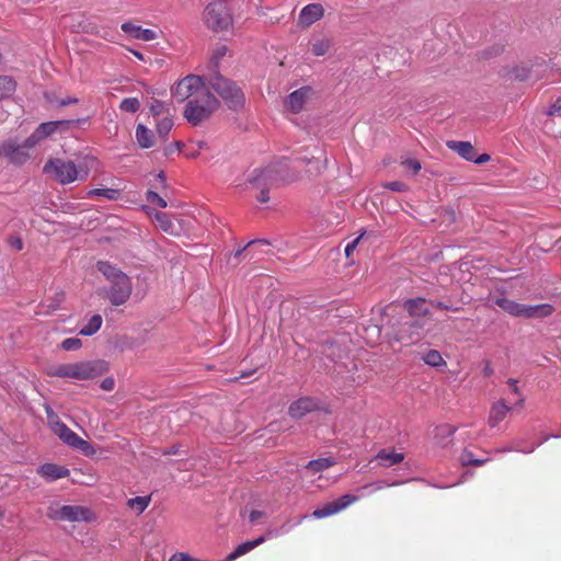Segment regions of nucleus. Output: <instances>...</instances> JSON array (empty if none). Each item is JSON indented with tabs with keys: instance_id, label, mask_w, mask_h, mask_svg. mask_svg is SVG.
Instances as JSON below:
<instances>
[{
	"instance_id": "53",
	"label": "nucleus",
	"mask_w": 561,
	"mask_h": 561,
	"mask_svg": "<svg viewBox=\"0 0 561 561\" xmlns=\"http://www.w3.org/2000/svg\"><path fill=\"white\" fill-rule=\"evenodd\" d=\"M402 165L411 169L414 174H416L421 170V163L419 160L415 159H407L402 161Z\"/></svg>"
},
{
	"instance_id": "28",
	"label": "nucleus",
	"mask_w": 561,
	"mask_h": 561,
	"mask_svg": "<svg viewBox=\"0 0 561 561\" xmlns=\"http://www.w3.org/2000/svg\"><path fill=\"white\" fill-rule=\"evenodd\" d=\"M377 459L383 461L385 466L390 467L401 462L403 460V454L387 451L386 449H382L377 454Z\"/></svg>"
},
{
	"instance_id": "18",
	"label": "nucleus",
	"mask_w": 561,
	"mask_h": 561,
	"mask_svg": "<svg viewBox=\"0 0 561 561\" xmlns=\"http://www.w3.org/2000/svg\"><path fill=\"white\" fill-rule=\"evenodd\" d=\"M324 14V8L320 3H311L306 5L298 19L299 25L308 27L314 22L319 21Z\"/></svg>"
},
{
	"instance_id": "15",
	"label": "nucleus",
	"mask_w": 561,
	"mask_h": 561,
	"mask_svg": "<svg viewBox=\"0 0 561 561\" xmlns=\"http://www.w3.org/2000/svg\"><path fill=\"white\" fill-rule=\"evenodd\" d=\"M313 94V90L311 87L306 85L294 92H291L285 102V106L288 111L294 114H298L304 110L306 102Z\"/></svg>"
},
{
	"instance_id": "16",
	"label": "nucleus",
	"mask_w": 561,
	"mask_h": 561,
	"mask_svg": "<svg viewBox=\"0 0 561 561\" xmlns=\"http://www.w3.org/2000/svg\"><path fill=\"white\" fill-rule=\"evenodd\" d=\"M548 118L545 122L546 130L553 137H561V98L546 112Z\"/></svg>"
},
{
	"instance_id": "3",
	"label": "nucleus",
	"mask_w": 561,
	"mask_h": 561,
	"mask_svg": "<svg viewBox=\"0 0 561 561\" xmlns=\"http://www.w3.org/2000/svg\"><path fill=\"white\" fill-rule=\"evenodd\" d=\"M208 85L224 100L228 108L240 112L245 105V95L242 89L229 78L224 77L219 71L209 73Z\"/></svg>"
},
{
	"instance_id": "27",
	"label": "nucleus",
	"mask_w": 561,
	"mask_h": 561,
	"mask_svg": "<svg viewBox=\"0 0 561 561\" xmlns=\"http://www.w3.org/2000/svg\"><path fill=\"white\" fill-rule=\"evenodd\" d=\"M265 541V537H260L255 540H251V541H247V542H243L241 545H239L234 551H232L228 557H227V560L228 561H232V560H236L237 558L248 553L249 551H251L252 549H254L255 547H257L259 545L263 543Z\"/></svg>"
},
{
	"instance_id": "9",
	"label": "nucleus",
	"mask_w": 561,
	"mask_h": 561,
	"mask_svg": "<svg viewBox=\"0 0 561 561\" xmlns=\"http://www.w3.org/2000/svg\"><path fill=\"white\" fill-rule=\"evenodd\" d=\"M496 305L502 308L507 313L515 317H524V318H545L550 316L553 311V307L551 305H537V306H526L507 298H500L496 300Z\"/></svg>"
},
{
	"instance_id": "42",
	"label": "nucleus",
	"mask_w": 561,
	"mask_h": 561,
	"mask_svg": "<svg viewBox=\"0 0 561 561\" xmlns=\"http://www.w3.org/2000/svg\"><path fill=\"white\" fill-rule=\"evenodd\" d=\"M119 108L128 113H135L140 108V102L136 98H127L122 101Z\"/></svg>"
},
{
	"instance_id": "34",
	"label": "nucleus",
	"mask_w": 561,
	"mask_h": 561,
	"mask_svg": "<svg viewBox=\"0 0 561 561\" xmlns=\"http://www.w3.org/2000/svg\"><path fill=\"white\" fill-rule=\"evenodd\" d=\"M423 359L424 362L430 365V366H433V367H439V366H443V365H446L445 360L443 359L442 355L439 352L435 351V350H430L424 356H423Z\"/></svg>"
},
{
	"instance_id": "40",
	"label": "nucleus",
	"mask_w": 561,
	"mask_h": 561,
	"mask_svg": "<svg viewBox=\"0 0 561 561\" xmlns=\"http://www.w3.org/2000/svg\"><path fill=\"white\" fill-rule=\"evenodd\" d=\"M503 46L502 45H494L489 48H485L478 53V58L480 60H488L493 57H496L503 53Z\"/></svg>"
},
{
	"instance_id": "50",
	"label": "nucleus",
	"mask_w": 561,
	"mask_h": 561,
	"mask_svg": "<svg viewBox=\"0 0 561 561\" xmlns=\"http://www.w3.org/2000/svg\"><path fill=\"white\" fill-rule=\"evenodd\" d=\"M428 304L442 310H451L454 312H459L460 310H462V307L454 306L445 301L431 300L428 301Z\"/></svg>"
},
{
	"instance_id": "13",
	"label": "nucleus",
	"mask_w": 561,
	"mask_h": 561,
	"mask_svg": "<svg viewBox=\"0 0 561 561\" xmlns=\"http://www.w3.org/2000/svg\"><path fill=\"white\" fill-rule=\"evenodd\" d=\"M65 444L68 446L76 448L82 451L85 456H91L95 453L93 446L79 437L75 432H72L65 423L58 425L56 430L53 431Z\"/></svg>"
},
{
	"instance_id": "49",
	"label": "nucleus",
	"mask_w": 561,
	"mask_h": 561,
	"mask_svg": "<svg viewBox=\"0 0 561 561\" xmlns=\"http://www.w3.org/2000/svg\"><path fill=\"white\" fill-rule=\"evenodd\" d=\"M82 346V342L78 337H68L62 341L61 348L65 351H77Z\"/></svg>"
},
{
	"instance_id": "64",
	"label": "nucleus",
	"mask_w": 561,
	"mask_h": 561,
	"mask_svg": "<svg viewBox=\"0 0 561 561\" xmlns=\"http://www.w3.org/2000/svg\"><path fill=\"white\" fill-rule=\"evenodd\" d=\"M96 26L93 25L92 23H88L87 25L83 26V31L87 32V33H94Z\"/></svg>"
},
{
	"instance_id": "37",
	"label": "nucleus",
	"mask_w": 561,
	"mask_h": 561,
	"mask_svg": "<svg viewBox=\"0 0 561 561\" xmlns=\"http://www.w3.org/2000/svg\"><path fill=\"white\" fill-rule=\"evenodd\" d=\"M252 188L259 190L260 193L256 196V199L260 203H266L270 201V187L274 186L275 184L273 182H267L266 184L256 185L255 183H249Z\"/></svg>"
},
{
	"instance_id": "59",
	"label": "nucleus",
	"mask_w": 561,
	"mask_h": 561,
	"mask_svg": "<svg viewBox=\"0 0 561 561\" xmlns=\"http://www.w3.org/2000/svg\"><path fill=\"white\" fill-rule=\"evenodd\" d=\"M76 103H78V99H76V98H67V99L58 100L59 106H67L70 104H76Z\"/></svg>"
},
{
	"instance_id": "14",
	"label": "nucleus",
	"mask_w": 561,
	"mask_h": 561,
	"mask_svg": "<svg viewBox=\"0 0 561 561\" xmlns=\"http://www.w3.org/2000/svg\"><path fill=\"white\" fill-rule=\"evenodd\" d=\"M26 142L27 138L21 144H18L13 140H8L0 147V156L8 159V161L11 163L22 164L30 157L28 150L34 147L27 146Z\"/></svg>"
},
{
	"instance_id": "33",
	"label": "nucleus",
	"mask_w": 561,
	"mask_h": 561,
	"mask_svg": "<svg viewBox=\"0 0 561 561\" xmlns=\"http://www.w3.org/2000/svg\"><path fill=\"white\" fill-rule=\"evenodd\" d=\"M227 50V46L222 45L214 51V55L208 64L209 73H215L218 71L219 60L226 55Z\"/></svg>"
},
{
	"instance_id": "26",
	"label": "nucleus",
	"mask_w": 561,
	"mask_h": 561,
	"mask_svg": "<svg viewBox=\"0 0 561 561\" xmlns=\"http://www.w3.org/2000/svg\"><path fill=\"white\" fill-rule=\"evenodd\" d=\"M136 140L141 148L148 149L153 147L156 137L151 129L142 124H138L136 127Z\"/></svg>"
},
{
	"instance_id": "38",
	"label": "nucleus",
	"mask_w": 561,
	"mask_h": 561,
	"mask_svg": "<svg viewBox=\"0 0 561 561\" xmlns=\"http://www.w3.org/2000/svg\"><path fill=\"white\" fill-rule=\"evenodd\" d=\"M332 465H333V461L330 460L329 458H319V459L309 461L308 465L306 466V468L313 472H319V471H322V470L331 467Z\"/></svg>"
},
{
	"instance_id": "19",
	"label": "nucleus",
	"mask_w": 561,
	"mask_h": 561,
	"mask_svg": "<svg viewBox=\"0 0 561 561\" xmlns=\"http://www.w3.org/2000/svg\"><path fill=\"white\" fill-rule=\"evenodd\" d=\"M500 76L511 81H525L530 77V67L527 65H517L514 67H503Z\"/></svg>"
},
{
	"instance_id": "48",
	"label": "nucleus",
	"mask_w": 561,
	"mask_h": 561,
	"mask_svg": "<svg viewBox=\"0 0 561 561\" xmlns=\"http://www.w3.org/2000/svg\"><path fill=\"white\" fill-rule=\"evenodd\" d=\"M356 501H357V496L351 495V494H345V495H342L341 497H339L333 503H335V505L340 512Z\"/></svg>"
},
{
	"instance_id": "36",
	"label": "nucleus",
	"mask_w": 561,
	"mask_h": 561,
	"mask_svg": "<svg viewBox=\"0 0 561 561\" xmlns=\"http://www.w3.org/2000/svg\"><path fill=\"white\" fill-rule=\"evenodd\" d=\"M150 503V496H137L129 499L127 505L130 508H137L138 514H141Z\"/></svg>"
},
{
	"instance_id": "22",
	"label": "nucleus",
	"mask_w": 561,
	"mask_h": 561,
	"mask_svg": "<svg viewBox=\"0 0 561 561\" xmlns=\"http://www.w3.org/2000/svg\"><path fill=\"white\" fill-rule=\"evenodd\" d=\"M38 473L47 480L54 481L68 477L70 471L62 466L55 463H44L39 467Z\"/></svg>"
},
{
	"instance_id": "51",
	"label": "nucleus",
	"mask_w": 561,
	"mask_h": 561,
	"mask_svg": "<svg viewBox=\"0 0 561 561\" xmlns=\"http://www.w3.org/2000/svg\"><path fill=\"white\" fill-rule=\"evenodd\" d=\"M383 187L389 188L393 192H405L408 191V185L401 181L387 182L383 184Z\"/></svg>"
},
{
	"instance_id": "44",
	"label": "nucleus",
	"mask_w": 561,
	"mask_h": 561,
	"mask_svg": "<svg viewBox=\"0 0 561 561\" xmlns=\"http://www.w3.org/2000/svg\"><path fill=\"white\" fill-rule=\"evenodd\" d=\"M154 220L158 222L160 228L164 231H169L172 228V221L168 214L162 211L154 213Z\"/></svg>"
},
{
	"instance_id": "7",
	"label": "nucleus",
	"mask_w": 561,
	"mask_h": 561,
	"mask_svg": "<svg viewBox=\"0 0 561 561\" xmlns=\"http://www.w3.org/2000/svg\"><path fill=\"white\" fill-rule=\"evenodd\" d=\"M204 21L214 32L228 31L233 23L231 8L225 0L214 1L206 7Z\"/></svg>"
},
{
	"instance_id": "20",
	"label": "nucleus",
	"mask_w": 561,
	"mask_h": 561,
	"mask_svg": "<svg viewBox=\"0 0 561 561\" xmlns=\"http://www.w3.org/2000/svg\"><path fill=\"white\" fill-rule=\"evenodd\" d=\"M396 309L392 306H388L381 310V317H388V321L386 323L388 328L387 336L391 339V334L398 330L402 325V322H405L408 316L402 312L392 313Z\"/></svg>"
},
{
	"instance_id": "6",
	"label": "nucleus",
	"mask_w": 561,
	"mask_h": 561,
	"mask_svg": "<svg viewBox=\"0 0 561 561\" xmlns=\"http://www.w3.org/2000/svg\"><path fill=\"white\" fill-rule=\"evenodd\" d=\"M219 107V100L210 91H204L202 101L197 99L188 101L183 114L190 124L197 126L208 119Z\"/></svg>"
},
{
	"instance_id": "1",
	"label": "nucleus",
	"mask_w": 561,
	"mask_h": 561,
	"mask_svg": "<svg viewBox=\"0 0 561 561\" xmlns=\"http://www.w3.org/2000/svg\"><path fill=\"white\" fill-rule=\"evenodd\" d=\"M94 161V158L85 157L83 163L76 165L71 160L53 158L45 163L43 172L49 174L58 183L66 185L76 180L84 181L88 178L89 168Z\"/></svg>"
},
{
	"instance_id": "5",
	"label": "nucleus",
	"mask_w": 561,
	"mask_h": 561,
	"mask_svg": "<svg viewBox=\"0 0 561 561\" xmlns=\"http://www.w3.org/2000/svg\"><path fill=\"white\" fill-rule=\"evenodd\" d=\"M298 179V172L290 168L286 162H277L267 165L263 169H255L248 178V183H255L256 185L273 182L275 185L278 183H291Z\"/></svg>"
},
{
	"instance_id": "56",
	"label": "nucleus",
	"mask_w": 561,
	"mask_h": 561,
	"mask_svg": "<svg viewBox=\"0 0 561 561\" xmlns=\"http://www.w3.org/2000/svg\"><path fill=\"white\" fill-rule=\"evenodd\" d=\"M8 242H9L11 248H13V249H15L18 251L23 249V241L19 237H10Z\"/></svg>"
},
{
	"instance_id": "4",
	"label": "nucleus",
	"mask_w": 561,
	"mask_h": 561,
	"mask_svg": "<svg viewBox=\"0 0 561 561\" xmlns=\"http://www.w3.org/2000/svg\"><path fill=\"white\" fill-rule=\"evenodd\" d=\"M108 370L107 362L103 359L79 362L73 364L59 365L53 376L61 378H73L79 380L91 379L105 374Z\"/></svg>"
},
{
	"instance_id": "24",
	"label": "nucleus",
	"mask_w": 561,
	"mask_h": 561,
	"mask_svg": "<svg viewBox=\"0 0 561 561\" xmlns=\"http://www.w3.org/2000/svg\"><path fill=\"white\" fill-rule=\"evenodd\" d=\"M511 407H508L504 400H500L496 403H494L490 410L489 414V425L491 427L496 426L501 421H503L507 414V412L511 411Z\"/></svg>"
},
{
	"instance_id": "32",
	"label": "nucleus",
	"mask_w": 561,
	"mask_h": 561,
	"mask_svg": "<svg viewBox=\"0 0 561 561\" xmlns=\"http://www.w3.org/2000/svg\"><path fill=\"white\" fill-rule=\"evenodd\" d=\"M332 43L328 38H320L312 43L311 51L314 56H323L331 48Z\"/></svg>"
},
{
	"instance_id": "60",
	"label": "nucleus",
	"mask_w": 561,
	"mask_h": 561,
	"mask_svg": "<svg viewBox=\"0 0 561 561\" xmlns=\"http://www.w3.org/2000/svg\"><path fill=\"white\" fill-rule=\"evenodd\" d=\"M366 331H370V333L373 335H375L376 337H379L380 334H381V327L378 325V324H374V325H371L369 328H366Z\"/></svg>"
},
{
	"instance_id": "61",
	"label": "nucleus",
	"mask_w": 561,
	"mask_h": 561,
	"mask_svg": "<svg viewBox=\"0 0 561 561\" xmlns=\"http://www.w3.org/2000/svg\"><path fill=\"white\" fill-rule=\"evenodd\" d=\"M263 512L261 511H256V510H253L251 513H250V522L251 523H255L259 518H261L263 516Z\"/></svg>"
},
{
	"instance_id": "31",
	"label": "nucleus",
	"mask_w": 561,
	"mask_h": 561,
	"mask_svg": "<svg viewBox=\"0 0 561 561\" xmlns=\"http://www.w3.org/2000/svg\"><path fill=\"white\" fill-rule=\"evenodd\" d=\"M460 463L463 466V467H467V466H474V467H479V466H482L484 465L485 462H488V458L485 459H478V458H474L473 454L468 450V449H465L462 453H461V456H460Z\"/></svg>"
},
{
	"instance_id": "25",
	"label": "nucleus",
	"mask_w": 561,
	"mask_h": 561,
	"mask_svg": "<svg viewBox=\"0 0 561 561\" xmlns=\"http://www.w3.org/2000/svg\"><path fill=\"white\" fill-rule=\"evenodd\" d=\"M122 30L137 39L149 42L156 38V33L152 30L141 28L130 22L122 24Z\"/></svg>"
},
{
	"instance_id": "55",
	"label": "nucleus",
	"mask_w": 561,
	"mask_h": 561,
	"mask_svg": "<svg viewBox=\"0 0 561 561\" xmlns=\"http://www.w3.org/2000/svg\"><path fill=\"white\" fill-rule=\"evenodd\" d=\"M364 233H362L359 237H357L355 240H353L352 242H350L346 248H345V255L347 257L351 256V254L353 253V251L355 250V248L357 247L359 240L363 238Z\"/></svg>"
},
{
	"instance_id": "8",
	"label": "nucleus",
	"mask_w": 561,
	"mask_h": 561,
	"mask_svg": "<svg viewBox=\"0 0 561 561\" xmlns=\"http://www.w3.org/2000/svg\"><path fill=\"white\" fill-rule=\"evenodd\" d=\"M47 517L53 520L85 522L95 520V514L88 507L80 505H50Z\"/></svg>"
},
{
	"instance_id": "62",
	"label": "nucleus",
	"mask_w": 561,
	"mask_h": 561,
	"mask_svg": "<svg viewBox=\"0 0 561 561\" xmlns=\"http://www.w3.org/2000/svg\"><path fill=\"white\" fill-rule=\"evenodd\" d=\"M493 374V368L491 367L490 360H485V366L483 368V375L489 377Z\"/></svg>"
},
{
	"instance_id": "47",
	"label": "nucleus",
	"mask_w": 561,
	"mask_h": 561,
	"mask_svg": "<svg viewBox=\"0 0 561 561\" xmlns=\"http://www.w3.org/2000/svg\"><path fill=\"white\" fill-rule=\"evenodd\" d=\"M46 415H47V423H48L49 427L51 428V431L56 430L58 427V425H60L62 423L60 421L59 416L57 415V413H55L54 410L49 405H46Z\"/></svg>"
},
{
	"instance_id": "45",
	"label": "nucleus",
	"mask_w": 561,
	"mask_h": 561,
	"mask_svg": "<svg viewBox=\"0 0 561 561\" xmlns=\"http://www.w3.org/2000/svg\"><path fill=\"white\" fill-rule=\"evenodd\" d=\"M254 244L270 245L271 243H270V241H268V240H266V239H255V240H252V241L248 242V243H247V245H244L243 248L238 249V250L233 253V260H234V261H237V262L234 263V265H237V264L239 263V259H240V256L243 254V252H244L248 248H250V247H252V245H254Z\"/></svg>"
},
{
	"instance_id": "41",
	"label": "nucleus",
	"mask_w": 561,
	"mask_h": 561,
	"mask_svg": "<svg viewBox=\"0 0 561 561\" xmlns=\"http://www.w3.org/2000/svg\"><path fill=\"white\" fill-rule=\"evenodd\" d=\"M339 510L333 502L327 503L323 507L313 511L312 516L316 518H323L337 513Z\"/></svg>"
},
{
	"instance_id": "12",
	"label": "nucleus",
	"mask_w": 561,
	"mask_h": 561,
	"mask_svg": "<svg viewBox=\"0 0 561 561\" xmlns=\"http://www.w3.org/2000/svg\"><path fill=\"white\" fill-rule=\"evenodd\" d=\"M423 333V324L417 319L408 317L405 322L391 334V339L402 344H412L419 341Z\"/></svg>"
},
{
	"instance_id": "43",
	"label": "nucleus",
	"mask_w": 561,
	"mask_h": 561,
	"mask_svg": "<svg viewBox=\"0 0 561 561\" xmlns=\"http://www.w3.org/2000/svg\"><path fill=\"white\" fill-rule=\"evenodd\" d=\"M150 112L152 113L153 116H159L161 114L170 115V106L169 104L162 101L153 100L150 105Z\"/></svg>"
},
{
	"instance_id": "46",
	"label": "nucleus",
	"mask_w": 561,
	"mask_h": 561,
	"mask_svg": "<svg viewBox=\"0 0 561 561\" xmlns=\"http://www.w3.org/2000/svg\"><path fill=\"white\" fill-rule=\"evenodd\" d=\"M146 199L148 203L152 205H157L160 208H165L168 206L165 199H163L158 193L149 190L146 193Z\"/></svg>"
},
{
	"instance_id": "29",
	"label": "nucleus",
	"mask_w": 561,
	"mask_h": 561,
	"mask_svg": "<svg viewBox=\"0 0 561 561\" xmlns=\"http://www.w3.org/2000/svg\"><path fill=\"white\" fill-rule=\"evenodd\" d=\"M102 324V317L94 314L89 322L80 330L79 334L83 336H91L96 333Z\"/></svg>"
},
{
	"instance_id": "23",
	"label": "nucleus",
	"mask_w": 561,
	"mask_h": 561,
	"mask_svg": "<svg viewBox=\"0 0 561 561\" xmlns=\"http://www.w3.org/2000/svg\"><path fill=\"white\" fill-rule=\"evenodd\" d=\"M447 148L457 152L461 158L467 161H471L474 159V148L469 141H457V140H448L446 142Z\"/></svg>"
},
{
	"instance_id": "10",
	"label": "nucleus",
	"mask_w": 561,
	"mask_h": 561,
	"mask_svg": "<svg viewBox=\"0 0 561 561\" xmlns=\"http://www.w3.org/2000/svg\"><path fill=\"white\" fill-rule=\"evenodd\" d=\"M85 119H66L42 123L35 131L27 138V146H36L41 140L53 135L54 133H68L78 127Z\"/></svg>"
},
{
	"instance_id": "35",
	"label": "nucleus",
	"mask_w": 561,
	"mask_h": 561,
	"mask_svg": "<svg viewBox=\"0 0 561 561\" xmlns=\"http://www.w3.org/2000/svg\"><path fill=\"white\" fill-rule=\"evenodd\" d=\"M119 195V191L114 188H93L88 193V196H104L110 201L117 199Z\"/></svg>"
},
{
	"instance_id": "63",
	"label": "nucleus",
	"mask_w": 561,
	"mask_h": 561,
	"mask_svg": "<svg viewBox=\"0 0 561 561\" xmlns=\"http://www.w3.org/2000/svg\"><path fill=\"white\" fill-rule=\"evenodd\" d=\"M507 383L511 386V388H512L514 393H518L519 389L517 387V380L516 379L510 378L507 380Z\"/></svg>"
},
{
	"instance_id": "57",
	"label": "nucleus",
	"mask_w": 561,
	"mask_h": 561,
	"mask_svg": "<svg viewBox=\"0 0 561 561\" xmlns=\"http://www.w3.org/2000/svg\"><path fill=\"white\" fill-rule=\"evenodd\" d=\"M62 300H64V293L57 294L54 301L48 306V308L51 310H56Z\"/></svg>"
},
{
	"instance_id": "54",
	"label": "nucleus",
	"mask_w": 561,
	"mask_h": 561,
	"mask_svg": "<svg viewBox=\"0 0 561 561\" xmlns=\"http://www.w3.org/2000/svg\"><path fill=\"white\" fill-rule=\"evenodd\" d=\"M114 386H115V381L112 377H106L104 378L102 381H101V389L105 390V391H111L114 389Z\"/></svg>"
},
{
	"instance_id": "39",
	"label": "nucleus",
	"mask_w": 561,
	"mask_h": 561,
	"mask_svg": "<svg viewBox=\"0 0 561 561\" xmlns=\"http://www.w3.org/2000/svg\"><path fill=\"white\" fill-rule=\"evenodd\" d=\"M173 127V121L171 117H164L157 124V133L161 139H167L170 130Z\"/></svg>"
},
{
	"instance_id": "58",
	"label": "nucleus",
	"mask_w": 561,
	"mask_h": 561,
	"mask_svg": "<svg viewBox=\"0 0 561 561\" xmlns=\"http://www.w3.org/2000/svg\"><path fill=\"white\" fill-rule=\"evenodd\" d=\"M490 160H491L490 154L482 153V154H480L478 157L474 156V159H472L471 161L477 163V164H483V163H485V162H488Z\"/></svg>"
},
{
	"instance_id": "17",
	"label": "nucleus",
	"mask_w": 561,
	"mask_h": 561,
	"mask_svg": "<svg viewBox=\"0 0 561 561\" xmlns=\"http://www.w3.org/2000/svg\"><path fill=\"white\" fill-rule=\"evenodd\" d=\"M319 410V402L310 397L294 401L288 408V414L294 419H301L306 414Z\"/></svg>"
},
{
	"instance_id": "2",
	"label": "nucleus",
	"mask_w": 561,
	"mask_h": 561,
	"mask_svg": "<svg viewBox=\"0 0 561 561\" xmlns=\"http://www.w3.org/2000/svg\"><path fill=\"white\" fill-rule=\"evenodd\" d=\"M98 270L111 283L106 290V296L113 306L125 304L131 295V282L129 277L121 270L107 262H98Z\"/></svg>"
},
{
	"instance_id": "30",
	"label": "nucleus",
	"mask_w": 561,
	"mask_h": 561,
	"mask_svg": "<svg viewBox=\"0 0 561 561\" xmlns=\"http://www.w3.org/2000/svg\"><path fill=\"white\" fill-rule=\"evenodd\" d=\"M15 90V81L9 76H0V100L9 98Z\"/></svg>"
},
{
	"instance_id": "52",
	"label": "nucleus",
	"mask_w": 561,
	"mask_h": 561,
	"mask_svg": "<svg viewBox=\"0 0 561 561\" xmlns=\"http://www.w3.org/2000/svg\"><path fill=\"white\" fill-rule=\"evenodd\" d=\"M183 147H184V142H182L180 140L171 142L164 148V154L170 156V154L174 153L175 151H181Z\"/></svg>"
},
{
	"instance_id": "21",
	"label": "nucleus",
	"mask_w": 561,
	"mask_h": 561,
	"mask_svg": "<svg viewBox=\"0 0 561 561\" xmlns=\"http://www.w3.org/2000/svg\"><path fill=\"white\" fill-rule=\"evenodd\" d=\"M427 300L421 297L415 299H409L404 302V309L408 311L409 316L412 319L414 317H424L430 314V310L426 307Z\"/></svg>"
},
{
	"instance_id": "11",
	"label": "nucleus",
	"mask_w": 561,
	"mask_h": 561,
	"mask_svg": "<svg viewBox=\"0 0 561 561\" xmlns=\"http://www.w3.org/2000/svg\"><path fill=\"white\" fill-rule=\"evenodd\" d=\"M205 85L206 83L203 77L188 75L178 82L176 87L172 90V94L179 102H184L199 91H202V95H204V91H208Z\"/></svg>"
}]
</instances>
